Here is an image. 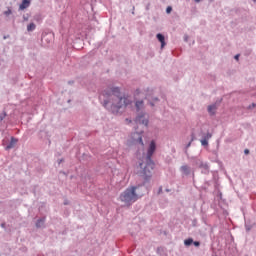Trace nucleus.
<instances>
[{
	"mask_svg": "<svg viewBox=\"0 0 256 256\" xmlns=\"http://www.w3.org/2000/svg\"><path fill=\"white\" fill-rule=\"evenodd\" d=\"M102 97L105 99L103 106L114 115L119 113L121 109H125L131 105V99H129V97H122L119 88H109L105 90Z\"/></svg>",
	"mask_w": 256,
	"mask_h": 256,
	"instance_id": "1",
	"label": "nucleus"
},
{
	"mask_svg": "<svg viewBox=\"0 0 256 256\" xmlns=\"http://www.w3.org/2000/svg\"><path fill=\"white\" fill-rule=\"evenodd\" d=\"M155 149H157V146L155 145V141H151L150 146L148 148L147 156L145 158L146 164L140 163L142 171V176L144 179H151V171L155 167V163H153V160H151V157H153V154L155 153Z\"/></svg>",
	"mask_w": 256,
	"mask_h": 256,
	"instance_id": "2",
	"label": "nucleus"
},
{
	"mask_svg": "<svg viewBox=\"0 0 256 256\" xmlns=\"http://www.w3.org/2000/svg\"><path fill=\"white\" fill-rule=\"evenodd\" d=\"M141 197H143V192L139 186H131L120 195V201L126 205H131L141 199Z\"/></svg>",
	"mask_w": 256,
	"mask_h": 256,
	"instance_id": "3",
	"label": "nucleus"
},
{
	"mask_svg": "<svg viewBox=\"0 0 256 256\" xmlns=\"http://www.w3.org/2000/svg\"><path fill=\"white\" fill-rule=\"evenodd\" d=\"M132 143H135L136 145H141V147H144L145 144L143 143V135L137 132L132 134Z\"/></svg>",
	"mask_w": 256,
	"mask_h": 256,
	"instance_id": "4",
	"label": "nucleus"
},
{
	"mask_svg": "<svg viewBox=\"0 0 256 256\" xmlns=\"http://www.w3.org/2000/svg\"><path fill=\"white\" fill-rule=\"evenodd\" d=\"M135 121L139 125H145V127H147V125H149V120L147 118H145V116H138Z\"/></svg>",
	"mask_w": 256,
	"mask_h": 256,
	"instance_id": "5",
	"label": "nucleus"
},
{
	"mask_svg": "<svg viewBox=\"0 0 256 256\" xmlns=\"http://www.w3.org/2000/svg\"><path fill=\"white\" fill-rule=\"evenodd\" d=\"M31 5V1L29 0H23L22 3L20 4V10L23 11L24 9H27Z\"/></svg>",
	"mask_w": 256,
	"mask_h": 256,
	"instance_id": "6",
	"label": "nucleus"
},
{
	"mask_svg": "<svg viewBox=\"0 0 256 256\" xmlns=\"http://www.w3.org/2000/svg\"><path fill=\"white\" fill-rule=\"evenodd\" d=\"M15 145H17V139L12 137L9 145L6 146V151H9V149H13V147H15Z\"/></svg>",
	"mask_w": 256,
	"mask_h": 256,
	"instance_id": "7",
	"label": "nucleus"
},
{
	"mask_svg": "<svg viewBox=\"0 0 256 256\" xmlns=\"http://www.w3.org/2000/svg\"><path fill=\"white\" fill-rule=\"evenodd\" d=\"M180 171H182L183 175H189L191 173V168L187 165L181 166Z\"/></svg>",
	"mask_w": 256,
	"mask_h": 256,
	"instance_id": "8",
	"label": "nucleus"
},
{
	"mask_svg": "<svg viewBox=\"0 0 256 256\" xmlns=\"http://www.w3.org/2000/svg\"><path fill=\"white\" fill-rule=\"evenodd\" d=\"M156 37L158 41L161 42V49H163V47H165V36H163V34H157Z\"/></svg>",
	"mask_w": 256,
	"mask_h": 256,
	"instance_id": "9",
	"label": "nucleus"
},
{
	"mask_svg": "<svg viewBox=\"0 0 256 256\" xmlns=\"http://www.w3.org/2000/svg\"><path fill=\"white\" fill-rule=\"evenodd\" d=\"M216 112H217V105L213 104L208 106V113H210L211 115H215Z\"/></svg>",
	"mask_w": 256,
	"mask_h": 256,
	"instance_id": "10",
	"label": "nucleus"
},
{
	"mask_svg": "<svg viewBox=\"0 0 256 256\" xmlns=\"http://www.w3.org/2000/svg\"><path fill=\"white\" fill-rule=\"evenodd\" d=\"M198 167L200 169H205V171H207L209 169V166L207 165V163H203V162H198Z\"/></svg>",
	"mask_w": 256,
	"mask_h": 256,
	"instance_id": "11",
	"label": "nucleus"
},
{
	"mask_svg": "<svg viewBox=\"0 0 256 256\" xmlns=\"http://www.w3.org/2000/svg\"><path fill=\"white\" fill-rule=\"evenodd\" d=\"M35 23H30L28 26H27V31H35Z\"/></svg>",
	"mask_w": 256,
	"mask_h": 256,
	"instance_id": "12",
	"label": "nucleus"
},
{
	"mask_svg": "<svg viewBox=\"0 0 256 256\" xmlns=\"http://www.w3.org/2000/svg\"><path fill=\"white\" fill-rule=\"evenodd\" d=\"M192 243H193V239L192 238L186 239L184 241V245H186V247H189V245H191Z\"/></svg>",
	"mask_w": 256,
	"mask_h": 256,
	"instance_id": "13",
	"label": "nucleus"
},
{
	"mask_svg": "<svg viewBox=\"0 0 256 256\" xmlns=\"http://www.w3.org/2000/svg\"><path fill=\"white\" fill-rule=\"evenodd\" d=\"M143 107V101H137L136 102V109L139 111V109H142Z\"/></svg>",
	"mask_w": 256,
	"mask_h": 256,
	"instance_id": "14",
	"label": "nucleus"
},
{
	"mask_svg": "<svg viewBox=\"0 0 256 256\" xmlns=\"http://www.w3.org/2000/svg\"><path fill=\"white\" fill-rule=\"evenodd\" d=\"M201 145H203L204 147H207V145H209V140H207V139H202L201 140Z\"/></svg>",
	"mask_w": 256,
	"mask_h": 256,
	"instance_id": "15",
	"label": "nucleus"
},
{
	"mask_svg": "<svg viewBox=\"0 0 256 256\" xmlns=\"http://www.w3.org/2000/svg\"><path fill=\"white\" fill-rule=\"evenodd\" d=\"M44 223H45V219H40L37 221L36 227H41V225H43Z\"/></svg>",
	"mask_w": 256,
	"mask_h": 256,
	"instance_id": "16",
	"label": "nucleus"
},
{
	"mask_svg": "<svg viewBox=\"0 0 256 256\" xmlns=\"http://www.w3.org/2000/svg\"><path fill=\"white\" fill-rule=\"evenodd\" d=\"M212 137L213 135L211 133H207L204 139H206V141H209V139H211Z\"/></svg>",
	"mask_w": 256,
	"mask_h": 256,
	"instance_id": "17",
	"label": "nucleus"
},
{
	"mask_svg": "<svg viewBox=\"0 0 256 256\" xmlns=\"http://www.w3.org/2000/svg\"><path fill=\"white\" fill-rule=\"evenodd\" d=\"M171 11H173V8H171V6H168L166 8V13H171Z\"/></svg>",
	"mask_w": 256,
	"mask_h": 256,
	"instance_id": "18",
	"label": "nucleus"
},
{
	"mask_svg": "<svg viewBox=\"0 0 256 256\" xmlns=\"http://www.w3.org/2000/svg\"><path fill=\"white\" fill-rule=\"evenodd\" d=\"M5 117H7L6 113H4L3 115L0 116V121H3V119H5Z\"/></svg>",
	"mask_w": 256,
	"mask_h": 256,
	"instance_id": "19",
	"label": "nucleus"
},
{
	"mask_svg": "<svg viewBox=\"0 0 256 256\" xmlns=\"http://www.w3.org/2000/svg\"><path fill=\"white\" fill-rule=\"evenodd\" d=\"M193 245H195V247H199V245H201V243H199L198 241L192 242Z\"/></svg>",
	"mask_w": 256,
	"mask_h": 256,
	"instance_id": "20",
	"label": "nucleus"
},
{
	"mask_svg": "<svg viewBox=\"0 0 256 256\" xmlns=\"http://www.w3.org/2000/svg\"><path fill=\"white\" fill-rule=\"evenodd\" d=\"M245 155H249V149L244 150Z\"/></svg>",
	"mask_w": 256,
	"mask_h": 256,
	"instance_id": "21",
	"label": "nucleus"
},
{
	"mask_svg": "<svg viewBox=\"0 0 256 256\" xmlns=\"http://www.w3.org/2000/svg\"><path fill=\"white\" fill-rule=\"evenodd\" d=\"M6 15H11V10L5 12Z\"/></svg>",
	"mask_w": 256,
	"mask_h": 256,
	"instance_id": "22",
	"label": "nucleus"
},
{
	"mask_svg": "<svg viewBox=\"0 0 256 256\" xmlns=\"http://www.w3.org/2000/svg\"><path fill=\"white\" fill-rule=\"evenodd\" d=\"M234 59H236V61H239V54H237Z\"/></svg>",
	"mask_w": 256,
	"mask_h": 256,
	"instance_id": "23",
	"label": "nucleus"
},
{
	"mask_svg": "<svg viewBox=\"0 0 256 256\" xmlns=\"http://www.w3.org/2000/svg\"><path fill=\"white\" fill-rule=\"evenodd\" d=\"M193 141V138L192 140L188 143L187 147H191V142Z\"/></svg>",
	"mask_w": 256,
	"mask_h": 256,
	"instance_id": "24",
	"label": "nucleus"
},
{
	"mask_svg": "<svg viewBox=\"0 0 256 256\" xmlns=\"http://www.w3.org/2000/svg\"><path fill=\"white\" fill-rule=\"evenodd\" d=\"M126 121H127L128 123H131V120H129V119H126Z\"/></svg>",
	"mask_w": 256,
	"mask_h": 256,
	"instance_id": "25",
	"label": "nucleus"
},
{
	"mask_svg": "<svg viewBox=\"0 0 256 256\" xmlns=\"http://www.w3.org/2000/svg\"><path fill=\"white\" fill-rule=\"evenodd\" d=\"M196 1V3H199L201 0H195Z\"/></svg>",
	"mask_w": 256,
	"mask_h": 256,
	"instance_id": "26",
	"label": "nucleus"
},
{
	"mask_svg": "<svg viewBox=\"0 0 256 256\" xmlns=\"http://www.w3.org/2000/svg\"><path fill=\"white\" fill-rule=\"evenodd\" d=\"M252 106H253V107H256V105H255V104H252Z\"/></svg>",
	"mask_w": 256,
	"mask_h": 256,
	"instance_id": "27",
	"label": "nucleus"
}]
</instances>
